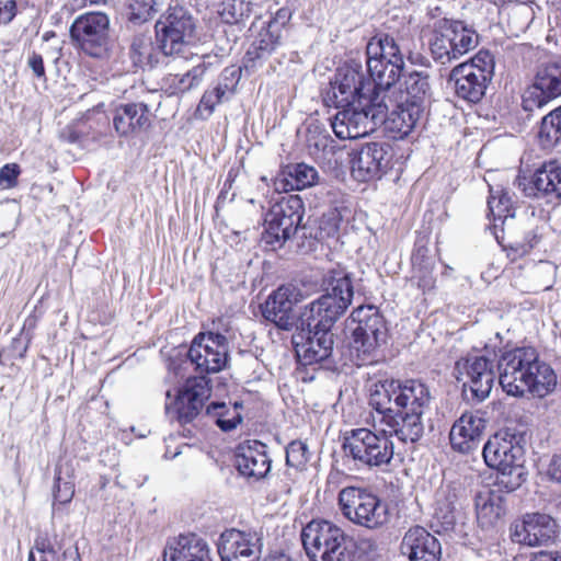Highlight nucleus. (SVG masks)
I'll return each instance as SVG.
<instances>
[{"mask_svg":"<svg viewBox=\"0 0 561 561\" xmlns=\"http://www.w3.org/2000/svg\"><path fill=\"white\" fill-rule=\"evenodd\" d=\"M157 42L165 55L187 59L195 38L196 23L191 12L180 5L170 7L157 21Z\"/></svg>","mask_w":561,"mask_h":561,"instance_id":"nucleus-10","label":"nucleus"},{"mask_svg":"<svg viewBox=\"0 0 561 561\" xmlns=\"http://www.w3.org/2000/svg\"><path fill=\"white\" fill-rule=\"evenodd\" d=\"M389 102L392 103L390 99ZM391 105L393 108L390 114H387L386 122L400 137L408 136L422 117L424 107L410 104V102L402 100Z\"/></svg>","mask_w":561,"mask_h":561,"instance_id":"nucleus-33","label":"nucleus"},{"mask_svg":"<svg viewBox=\"0 0 561 561\" xmlns=\"http://www.w3.org/2000/svg\"><path fill=\"white\" fill-rule=\"evenodd\" d=\"M319 180L318 170L312 165L301 162L283 168L274 184L277 191H302L317 185Z\"/></svg>","mask_w":561,"mask_h":561,"instance_id":"nucleus-29","label":"nucleus"},{"mask_svg":"<svg viewBox=\"0 0 561 561\" xmlns=\"http://www.w3.org/2000/svg\"><path fill=\"white\" fill-rule=\"evenodd\" d=\"M485 424V420L479 412H465L451 426L449 433L451 447L462 454L477 449Z\"/></svg>","mask_w":561,"mask_h":561,"instance_id":"nucleus-23","label":"nucleus"},{"mask_svg":"<svg viewBox=\"0 0 561 561\" xmlns=\"http://www.w3.org/2000/svg\"><path fill=\"white\" fill-rule=\"evenodd\" d=\"M495 61L488 50L478 51L469 61L457 65L449 73L456 94L469 102L477 103L494 75Z\"/></svg>","mask_w":561,"mask_h":561,"instance_id":"nucleus-11","label":"nucleus"},{"mask_svg":"<svg viewBox=\"0 0 561 561\" xmlns=\"http://www.w3.org/2000/svg\"><path fill=\"white\" fill-rule=\"evenodd\" d=\"M290 16L291 13L289 9L282 8L276 12L275 16L267 23V26L271 27L272 31H276L280 34L282 28L288 23Z\"/></svg>","mask_w":561,"mask_h":561,"instance_id":"nucleus-52","label":"nucleus"},{"mask_svg":"<svg viewBox=\"0 0 561 561\" xmlns=\"http://www.w3.org/2000/svg\"><path fill=\"white\" fill-rule=\"evenodd\" d=\"M310 457L308 447L301 440H293L286 448V463L296 469H302Z\"/></svg>","mask_w":561,"mask_h":561,"instance_id":"nucleus-44","label":"nucleus"},{"mask_svg":"<svg viewBox=\"0 0 561 561\" xmlns=\"http://www.w3.org/2000/svg\"><path fill=\"white\" fill-rule=\"evenodd\" d=\"M294 294L289 287L277 288L262 307L263 317L282 330H291L298 322L294 313Z\"/></svg>","mask_w":561,"mask_h":561,"instance_id":"nucleus-26","label":"nucleus"},{"mask_svg":"<svg viewBox=\"0 0 561 561\" xmlns=\"http://www.w3.org/2000/svg\"><path fill=\"white\" fill-rule=\"evenodd\" d=\"M537 136L542 149H552L561 142V105L541 118Z\"/></svg>","mask_w":561,"mask_h":561,"instance_id":"nucleus-39","label":"nucleus"},{"mask_svg":"<svg viewBox=\"0 0 561 561\" xmlns=\"http://www.w3.org/2000/svg\"><path fill=\"white\" fill-rule=\"evenodd\" d=\"M392 149L386 142H368L353 152L351 172L355 180L368 182L382 176L390 168Z\"/></svg>","mask_w":561,"mask_h":561,"instance_id":"nucleus-19","label":"nucleus"},{"mask_svg":"<svg viewBox=\"0 0 561 561\" xmlns=\"http://www.w3.org/2000/svg\"><path fill=\"white\" fill-rule=\"evenodd\" d=\"M15 0H0V25L10 23L16 15Z\"/></svg>","mask_w":561,"mask_h":561,"instance_id":"nucleus-51","label":"nucleus"},{"mask_svg":"<svg viewBox=\"0 0 561 561\" xmlns=\"http://www.w3.org/2000/svg\"><path fill=\"white\" fill-rule=\"evenodd\" d=\"M389 427L380 426L379 433L360 427L346 432L342 443L344 456L357 468H380L391 462L394 446Z\"/></svg>","mask_w":561,"mask_h":561,"instance_id":"nucleus-6","label":"nucleus"},{"mask_svg":"<svg viewBox=\"0 0 561 561\" xmlns=\"http://www.w3.org/2000/svg\"><path fill=\"white\" fill-rule=\"evenodd\" d=\"M403 85L404 96H401L402 101H408L410 104L424 107L425 102L431 99L432 89L430 83V75L426 70L410 71L404 77Z\"/></svg>","mask_w":561,"mask_h":561,"instance_id":"nucleus-34","label":"nucleus"},{"mask_svg":"<svg viewBox=\"0 0 561 561\" xmlns=\"http://www.w3.org/2000/svg\"><path fill=\"white\" fill-rule=\"evenodd\" d=\"M310 561H354L356 545L342 528L328 520H311L301 531Z\"/></svg>","mask_w":561,"mask_h":561,"instance_id":"nucleus-5","label":"nucleus"},{"mask_svg":"<svg viewBox=\"0 0 561 561\" xmlns=\"http://www.w3.org/2000/svg\"><path fill=\"white\" fill-rule=\"evenodd\" d=\"M110 19L102 12H90L78 16L71 27L70 36L87 55L103 58L110 48Z\"/></svg>","mask_w":561,"mask_h":561,"instance_id":"nucleus-16","label":"nucleus"},{"mask_svg":"<svg viewBox=\"0 0 561 561\" xmlns=\"http://www.w3.org/2000/svg\"><path fill=\"white\" fill-rule=\"evenodd\" d=\"M263 538L256 531L228 529L218 541L221 561H259Z\"/></svg>","mask_w":561,"mask_h":561,"instance_id":"nucleus-21","label":"nucleus"},{"mask_svg":"<svg viewBox=\"0 0 561 561\" xmlns=\"http://www.w3.org/2000/svg\"><path fill=\"white\" fill-rule=\"evenodd\" d=\"M560 95L561 62H549L539 68L534 83L525 90L522 106L526 112H533Z\"/></svg>","mask_w":561,"mask_h":561,"instance_id":"nucleus-20","label":"nucleus"},{"mask_svg":"<svg viewBox=\"0 0 561 561\" xmlns=\"http://www.w3.org/2000/svg\"><path fill=\"white\" fill-rule=\"evenodd\" d=\"M557 523L546 514H526L520 523L514 526L512 538L515 542L539 547L552 543L557 537Z\"/></svg>","mask_w":561,"mask_h":561,"instance_id":"nucleus-22","label":"nucleus"},{"mask_svg":"<svg viewBox=\"0 0 561 561\" xmlns=\"http://www.w3.org/2000/svg\"><path fill=\"white\" fill-rule=\"evenodd\" d=\"M479 44V35L463 21L438 20L428 41L433 59L442 65L458 60Z\"/></svg>","mask_w":561,"mask_h":561,"instance_id":"nucleus-7","label":"nucleus"},{"mask_svg":"<svg viewBox=\"0 0 561 561\" xmlns=\"http://www.w3.org/2000/svg\"><path fill=\"white\" fill-rule=\"evenodd\" d=\"M213 92L217 94L219 102L222 103L224 101H227L230 99L231 94V85L229 84H217Z\"/></svg>","mask_w":561,"mask_h":561,"instance_id":"nucleus-57","label":"nucleus"},{"mask_svg":"<svg viewBox=\"0 0 561 561\" xmlns=\"http://www.w3.org/2000/svg\"><path fill=\"white\" fill-rule=\"evenodd\" d=\"M251 2L247 0H224L217 7V13L227 24H238L250 16Z\"/></svg>","mask_w":561,"mask_h":561,"instance_id":"nucleus-40","label":"nucleus"},{"mask_svg":"<svg viewBox=\"0 0 561 561\" xmlns=\"http://www.w3.org/2000/svg\"><path fill=\"white\" fill-rule=\"evenodd\" d=\"M272 460L267 446L259 440H248L238 446L236 466L239 472L254 480L263 479L271 470Z\"/></svg>","mask_w":561,"mask_h":561,"instance_id":"nucleus-24","label":"nucleus"},{"mask_svg":"<svg viewBox=\"0 0 561 561\" xmlns=\"http://www.w3.org/2000/svg\"><path fill=\"white\" fill-rule=\"evenodd\" d=\"M339 228V218L335 211L323 214L319 224V238L333 236Z\"/></svg>","mask_w":561,"mask_h":561,"instance_id":"nucleus-49","label":"nucleus"},{"mask_svg":"<svg viewBox=\"0 0 561 561\" xmlns=\"http://www.w3.org/2000/svg\"><path fill=\"white\" fill-rule=\"evenodd\" d=\"M79 5H87V4H100L104 2L105 0H73Z\"/></svg>","mask_w":561,"mask_h":561,"instance_id":"nucleus-60","label":"nucleus"},{"mask_svg":"<svg viewBox=\"0 0 561 561\" xmlns=\"http://www.w3.org/2000/svg\"><path fill=\"white\" fill-rule=\"evenodd\" d=\"M499 382L504 392L523 397L526 392L542 398L557 385L554 370L531 346L514 347L504 351L497 360Z\"/></svg>","mask_w":561,"mask_h":561,"instance_id":"nucleus-3","label":"nucleus"},{"mask_svg":"<svg viewBox=\"0 0 561 561\" xmlns=\"http://www.w3.org/2000/svg\"><path fill=\"white\" fill-rule=\"evenodd\" d=\"M305 207L298 195L282 197L265 215L262 242L271 250L282 248L301 225Z\"/></svg>","mask_w":561,"mask_h":561,"instance_id":"nucleus-12","label":"nucleus"},{"mask_svg":"<svg viewBox=\"0 0 561 561\" xmlns=\"http://www.w3.org/2000/svg\"><path fill=\"white\" fill-rule=\"evenodd\" d=\"M210 396L211 385L208 377H190L175 390L173 397L170 390L167 391L165 413L171 421H176L181 425L192 423Z\"/></svg>","mask_w":561,"mask_h":561,"instance_id":"nucleus-13","label":"nucleus"},{"mask_svg":"<svg viewBox=\"0 0 561 561\" xmlns=\"http://www.w3.org/2000/svg\"><path fill=\"white\" fill-rule=\"evenodd\" d=\"M366 56L368 60L371 58L380 59V61L402 62L403 55L399 48V45L393 37L385 34L373 37L366 47Z\"/></svg>","mask_w":561,"mask_h":561,"instance_id":"nucleus-38","label":"nucleus"},{"mask_svg":"<svg viewBox=\"0 0 561 561\" xmlns=\"http://www.w3.org/2000/svg\"><path fill=\"white\" fill-rule=\"evenodd\" d=\"M150 124V111L145 103L121 104L114 111L113 126L121 136L140 133Z\"/></svg>","mask_w":561,"mask_h":561,"instance_id":"nucleus-28","label":"nucleus"},{"mask_svg":"<svg viewBox=\"0 0 561 561\" xmlns=\"http://www.w3.org/2000/svg\"><path fill=\"white\" fill-rule=\"evenodd\" d=\"M220 104L217 94L213 92V90H207L204 92L199 104L197 106V113L202 117H208L214 113L216 105Z\"/></svg>","mask_w":561,"mask_h":561,"instance_id":"nucleus-50","label":"nucleus"},{"mask_svg":"<svg viewBox=\"0 0 561 561\" xmlns=\"http://www.w3.org/2000/svg\"><path fill=\"white\" fill-rule=\"evenodd\" d=\"M550 472L553 479L561 482V455H556L550 463Z\"/></svg>","mask_w":561,"mask_h":561,"instance_id":"nucleus-59","label":"nucleus"},{"mask_svg":"<svg viewBox=\"0 0 561 561\" xmlns=\"http://www.w3.org/2000/svg\"><path fill=\"white\" fill-rule=\"evenodd\" d=\"M242 408V402L238 401L232 407H228L225 402H211L206 408V414L215 417V422L221 431L230 432L242 422L240 412Z\"/></svg>","mask_w":561,"mask_h":561,"instance_id":"nucleus-37","label":"nucleus"},{"mask_svg":"<svg viewBox=\"0 0 561 561\" xmlns=\"http://www.w3.org/2000/svg\"><path fill=\"white\" fill-rule=\"evenodd\" d=\"M27 66L32 69L37 78H45V67L43 56L36 51H32L27 58Z\"/></svg>","mask_w":561,"mask_h":561,"instance_id":"nucleus-53","label":"nucleus"},{"mask_svg":"<svg viewBox=\"0 0 561 561\" xmlns=\"http://www.w3.org/2000/svg\"><path fill=\"white\" fill-rule=\"evenodd\" d=\"M353 296L351 275L332 271L327 278L325 293L304 308L299 314L300 331L293 335V344L302 365L331 358L334 345L331 329L345 313Z\"/></svg>","mask_w":561,"mask_h":561,"instance_id":"nucleus-1","label":"nucleus"},{"mask_svg":"<svg viewBox=\"0 0 561 561\" xmlns=\"http://www.w3.org/2000/svg\"><path fill=\"white\" fill-rule=\"evenodd\" d=\"M339 506L347 520L369 530L382 528L391 518L388 504L363 488L342 489L339 493Z\"/></svg>","mask_w":561,"mask_h":561,"instance_id":"nucleus-8","label":"nucleus"},{"mask_svg":"<svg viewBox=\"0 0 561 561\" xmlns=\"http://www.w3.org/2000/svg\"><path fill=\"white\" fill-rule=\"evenodd\" d=\"M531 561H561V551H539Z\"/></svg>","mask_w":561,"mask_h":561,"instance_id":"nucleus-55","label":"nucleus"},{"mask_svg":"<svg viewBox=\"0 0 561 561\" xmlns=\"http://www.w3.org/2000/svg\"><path fill=\"white\" fill-rule=\"evenodd\" d=\"M55 561H81V558L78 548L70 547L62 552L61 557L57 556Z\"/></svg>","mask_w":561,"mask_h":561,"instance_id":"nucleus-58","label":"nucleus"},{"mask_svg":"<svg viewBox=\"0 0 561 561\" xmlns=\"http://www.w3.org/2000/svg\"><path fill=\"white\" fill-rule=\"evenodd\" d=\"M533 184L538 193L561 198V164L557 161L543 163L535 172Z\"/></svg>","mask_w":561,"mask_h":561,"instance_id":"nucleus-35","label":"nucleus"},{"mask_svg":"<svg viewBox=\"0 0 561 561\" xmlns=\"http://www.w3.org/2000/svg\"><path fill=\"white\" fill-rule=\"evenodd\" d=\"M373 91L374 82L365 75L362 64L351 60L337 69L328 99L334 105H345L359 96H373Z\"/></svg>","mask_w":561,"mask_h":561,"instance_id":"nucleus-18","label":"nucleus"},{"mask_svg":"<svg viewBox=\"0 0 561 561\" xmlns=\"http://www.w3.org/2000/svg\"><path fill=\"white\" fill-rule=\"evenodd\" d=\"M488 208L494 220V228H497V220H501L502 227L514 219L513 202L510 193L502 187L490 186V196L488 198Z\"/></svg>","mask_w":561,"mask_h":561,"instance_id":"nucleus-36","label":"nucleus"},{"mask_svg":"<svg viewBox=\"0 0 561 561\" xmlns=\"http://www.w3.org/2000/svg\"><path fill=\"white\" fill-rule=\"evenodd\" d=\"M334 106L341 110L334 115L331 126L340 139H356L375 131L386 122L390 108L386 96L378 92Z\"/></svg>","mask_w":561,"mask_h":561,"instance_id":"nucleus-4","label":"nucleus"},{"mask_svg":"<svg viewBox=\"0 0 561 561\" xmlns=\"http://www.w3.org/2000/svg\"><path fill=\"white\" fill-rule=\"evenodd\" d=\"M48 38H50V35H47V34H46V35L44 36V39H48Z\"/></svg>","mask_w":561,"mask_h":561,"instance_id":"nucleus-64","label":"nucleus"},{"mask_svg":"<svg viewBox=\"0 0 561 561\" xmlns=\"http://www.w3.org/2000/svg\"><path fill=\"white\" fill-rule=\"evenodd\" d=\"M419 280H417V286L423 290H428L431 288H433L434 286V283H435V279L432 275L431 272L428 271H425L424 274L422 276H419L417 277Z\"/></svg>","mask_w":561,"mask_h":561,"instance_id":"nucleus-56","label":"nucleus"},{"mask_svg":"<svg viewBox=\"0 0 561 561\" xmlns=\"http://www.w3.org/2000/svg\"><path fill=\"white\" fill-rule=\"evenodd\" d=\"M35 550L32 549L28 553V560L27 561H35Z\"/></svg>","mask_w":561,"mask_h":561,"instance_id":"nucleus-62","label":"nucleus"},{"mask_svg":"<svg viewBox=\"0 0 561 561\" xmlns=\"http://www.w3.org/2000/svg\"><path fill=\"white\" fill-rule=\"evenodd\" d=\"M167 57L171 56L162 51L160 43L157 42L156 46L150 35L137 34L133 37L129 58L135 67L144 70L153 69Z\"/></svg>","mask_w":561,"mask_h":561,"instance_id":"nucleus-32","label":"nucleus"},{"mask_svg":"<svg viewBox=\"0 0 561 561\" xmlns=\"http://www.w3.org/2000/svg\"><path fill=\"white\" fill-rule=\"evenodd\" d=\"M187 356L199 376L218 373L228 363V340L220 333H199L193 340Z\"/></svg>","mask_w":561,"mask_h":561,"instance_id":"nucleus-17","label":"nucleus"},{"mask_svg":"<svg viewBox=\"0 0 561 561\" xmlns=\"http://www.w3.org/2000/svg\"><path fill=\"white\" fill-rule=\"evenodd\" d=\"M333 142L329 134L321 130L318 126L309 127L307 130V147L311 154L325 151Z\"/></svg>","mask_w":561,"mask_h":561,"instance_id":"nucleus-45","label":"nucleus"},{"mask_svg":"<svg viewBox=\"0 0 561 561\" xmlns=\"http://www.w3.org/2000/svg\"><path fill=\"white\" fill-rule=\"evenodd\" d=\"M455 376L462 381V391L468 400L482 402L490 396L496 379L494 360L485 355L460 358L455 364Z\"/></svg>","mask_w":561,"mask_h":561,"instance_id":"nucleus-15","label":"nucleus"},{"mask_svg":"<svg viewBox=\"0 0 561 561\" xmlns=\"http://www.w3.org/2000/svg\"><path fill=\"white\" fill-rule=\"evenodd\" d=\"M163 0H130L129 21L142 24L151 20L160 10Z\"/></svg>","mask_w":561,"mask_h":561,"instance_id":"nucleus-41","label":"nucleus"},{"mask_svg":"<svg viewBox=\"0 0 561 561\" xmlns=\"http://www.w3.org/2000/svg\"><path fill=\"white\" fill-rule=\"evenodd\" d=\"M75 494V484L71 481H62L59 476L56 477L54 497L60 504L69 503Z\"/></svg>","mask_w":561,"mask_h":561,"instance_id":"nucleus-48","label":"nucleus"},{"mask_svg":"<svg viewBox=\"0 0 561 561\" xmlns=\"http://www.w3.org/2000/svg\"><path fill=\"white\" fill-rule=\"evenodd\" d=\"M48 38H50V35H47V34H46V35L44 36V39H48Z\"/></svg>","mask_w":561,"mask_h":561,"instance_id":"nucleus-63","label":"nucleus"},{"mask_svg":"<svg viewBox=\"0 0 561 561\" xmlns=\"http://www.w3.org/2000/svg\"><path fill=\"white\" fill-rule=\"evenodd\" d=\"M366 67L368 78L374 82L373 93L378 92L380 95H385L386 100L389 99L388 93L400 79L404 61L394 62L391 59L380 61V59L371 58V60L366 59Z\"/></svg>","mask_w":561,"mask_h":561,"instance_id":"nucleus-31","label":"nucleus"},{"mask_svg":"<svg viewBox=\"0 0 561 561\" xmlns=\"http://www.w3.org/2000/svg\"><path fill=\"white\" fill-rule=\"evenodd\" d=\"M21 173L20 165L16 163L4 164L0 169V186L2 188H12L18 185V178Z\"/></svg>","mask_w":561,"mask_h":561,"instance_id":"nucleus-47","label":"nucleus"},{"mask_svg":"<svg viewBox=\"0 0 561 561\" xmlns=\"http://www.w3.org/2000/svg\"><path fill=\"white\" fill-rule=\"evenodd\" d=\"M430 402V390L419 380L378 381L369 394L374 427L387 426L401 442L414 444L424 434L423 415Z\"/></svg>","mask_w":561,"mask_h":561,"instance_id":"nucleus-2","label":"nucleus"},{"mask_svg":"<svg viewBox=\"0 0 561 561\" xmlns=\"http://www.w3.org/2000/svg\"><path fill=\"white\" fill-rule=\"evenodd\" d=\"M39 554V561H55L57 552L50 539L46 535H38L33 548Z\"/></svg>","mask_w":561,"mask_h":561,"instance_id":"nucleus-46","label":"nucleus"},{"mask_svg":"<svg viewBox=\"0 0 561 561\" xmlns=\"http://www.w3.org/2000/svg\"><path fill=\"white\" fill-rule=\"evenodd\" d=\"M402 548L411 561H439L442 547L439 541L425 528H410L403 537Z\"/></svg>","mask_w":561,"mask_h":561,"instance_id":"nucleus-27","label":"nucleus"},{"mask_svg":"<svg viewBox=\"0 0 561 561\" xmlns=\"http://www.w3.org/2000/svg\"><path fill=\"white\" fill-rule=\"evenodd\" d=\"M265 561H290V559L288 557L282 554V556H278V557H275V558H273L271 560H265Z\"/></svg>","mask_w":561,"mask_h":561,"instance_id":"nucleus-61","label":"nucleus"},{"mask_svg":"<svg viewBox=\"0 0 561 561\" xmlns=\"http://www.w3.org/2000/svg\"><path fill=\"white\" fill-rule=\"evenodd\" d=\"M482 454L490 468L496 469L503 478H508L501 482L511 490L525 481V449L514 435L495 434L484 444Z\"/></svg>","mask_w":561,"mask_h":561,"instance_id":"nucleus-9","label":"nucleus"},{"mask_svg":"<svg viewBox=\"0 0 561 561\" xmlns=\"http://www.w3.org/2000/svg\"><path fill=\"white\" fill-rule=\"evenodd\" d=\"M280 42V34L272 31L266 26L259 33L257 39L253 43V48L256 50V57L261 58L265 54L272 53Z\"/></svg>","mask_w":561,"mask_h":561,"instance_id":"nucleus-43","label":"nucleus"},{"mask_svg":"<svg viewBox=\"0 0 561 561\" xmlns=\"http://www.w3.org/2000/svg\"><path fill=\"white\" fill-rule=\"evenodd\" d=\"M163 561H214L208 542L196 534L179 535L168 541Z\"/></svg>","mask_w":561,"mask_h":561,"instance_id":"nucleus-25","label":"nucleus"},{"mask_svg":"<svg viewBox=\"0 0 561 561\" xmlns=\"http://www.w3.org/2000/svg\"><path fill=\"white\" fill-rule=\"evenodd\" d=\"M352 323L356 324L352 330L351 348L356 351L358 356L371 355L381 344H385L388 336V328L383 316L373 305L359 306L350 316Z\"/></svg>","mask_w":561,"mask_h":561,"instance_id":"nucleus-14","label":"nucleus"},{"mask_svg":"<svg viewBox=\"0 0 561 561\" xmlns=\"http://www.w3.org/2000/svg\"><path fill=\"white\" fill-rule=\"evenodd\" d=\"M502 241L497 234L496 239L518 256L529 253L540 241V236L535 228H528L525 224L516 220H511L505 227H502Z\"/></svg>","mask_w":561,"mask_h":561,"instance_id":"nucleus-30","label":"nucleus"},{"mask_svg":"<svg viewBox=\"0 0 561 561\" xmlns=\"http://www.w3.org/2000/svg\"><path fill=\"white\" fill-rule=\"evenodd\" d=\"M206 72L205 62H199L190 69L186 73L179 76L173 75L169 79L170 85L174 88L176 92L183 93L190 91L191 89L199 85L203 80V77Z\"/></svg>","mask_w":561,"mask_h":561,"instance_id":"nucleus-42","label":"nucleus"},{"mask_svg":"<svg viewBox=\"0 0 561 561\" xmlns=\"http://www.w3.org/2000/svg\"><path fill=\"white\" fill-rule=\"evenodd\" d=\"M239 76L238 71L233 68H226L219 79L217 84H229L231 85V94H234L236 85L238 84Z\"/></svg>","mask_w":561,"mask_h":561,"instance_id":"nucleus-54","label":"nucleus"}]
</instances>
